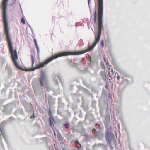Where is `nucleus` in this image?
Masks as SVG:
<instances>
[{
  "mask_svg": "<svg viewBox=\"0 0 150 150\" xmlns=\"http://www.w3.org/2000/svg\"><path fill=\"white\" fill-rule=\"evenodd\" d=\"M98 5V32L97 35L95 36V40L92 45L87 49L83 51L76 52V55L83 54L86 52L91 51L99 41L101 33L102 25V16L103 14V0H97Z\"/></svg>",
  "mask_w": 150,
  "mask_h": 150,
  "instance_id": "nucleus-1",
  "label": "nucleus"
},
{
  "mask_svg": "<svg viewBox=\"0 0 150 150\" xmlns=\"http://www.w3.org/2000/svg\"><path fill=\"white\" fill-rule=\"evenodd\" d=\"M48 114L50 115L49 121L51 127L54 129V124L55 123V120L52 115V112L50 109L49 110Z\"/></svg>",
  "mask_w": 150,
  "mask_h": 150,
  "instance_id": "nucleus-2",
  "label": "nucleus"
},
{
  "mask_svg": "<svg viewBox=\"0 0 150 150\" xmlns=\"http://www.w3.org/2000/svg\"><path fill=\"white\" fill-rule=\"evenodd\" d=\"M122 79H123L122 81L120 83V85L125 87L127 86L129 84V82L127 79H124V77H122Z\"/></svg>",
  "mask_w": 150,
  "mask_h": 150,
  "instance_id": "nucleus-3",
  "label": "nucleus"
},
{
  "mask_svg": "<svg viewBox=\"0 0 150 150\" xmlns=\"http://www.w3.org/2000/svg\"><path fill=\"white\" fill-rule=\"evenodd\" d=\"M44 81H45V77L43 74H42L40 77V80L41 85L42 86L44 85Z\"/></svg>",
  "mask_w": 150,
  "mask_h": 150,
  "instance_id": "nucleus-4",
  "label": "nucleus"
},
{
  "mask_svg": "<svg viewBox=\"0 0 150 150\" xmlns=\"http://www.w3.org/2000/svg\"><path fill=\"white\" fill-rule=\"evenodd\" d=\"M108 75H109V77H112L113 75L114 74V72L113 71V69L112 68H109L108 69Z\"/></svg>",
  "mask_w": 150,
  "mask_h": 150,
  "instance_id": "nucleus-5",
  "label": "nucleus"
},
{
  "mask_svg": "<svg viewBox=\"0 0 150 150\" xmlns=\"http://www.w3.org/2000/svg\"><path fill=\"white\" fill-rule=\"evenodd\" d=\"M100 74L102 77L103 79L105 80L106 78V74L105 72L101 71L100 73Z\"/></svg>",
  "mask_w": 150,
  "mask_h": 150,
  "instance_id": "nucleus-6",
  "label": "nucleus"
},
{
  "mask_svg": "<svg viewBox=\"0 0 150 150\" xmlns=\"http://www.w3.org/2000/svg\"><path fill=\"white\" fill-rule=\"evenodd\" d=\"M63 126L66 129L69 128V124L67 122H64L63 123Z\"/></svg>",
  "mask_w": 150,
  "mask_h": 150,
  "instance_id": "nucleus-7",
  "label": "nucleus"
},
{
  "mask_svg": "<svg viewBox=\"0 0 150 150\" xmlns=\"http://www.w3.org/2000/svg\"><path fill=\"white\" fill-rule=\"evenodd\" d=\"M31 58L32 60V66L33 67V66L34 63V57L33 55H31Z\"/></svg>",
  "mask_w": 150,
  "mask_h": 150,
  "instance_id": "nucleus-8",
  "label": "nucleus"
},
{
  "mask_svg": "<svg viewBox=\"0 0 150 150\" xmlns=\"http://www.w3.org/2000/svg\"><path fill=\"white\" fill-rule=\"evenodd\" d=\"M96 21V12L95 11L94 13V22L95 23Z\"/></svg>",
  "mask_w": 150,
  "mask_h": 150,
  "instance_id": "nucleus-9",
  "label": "nucleus"
},
{
  "mask_svg": "<svg viewBox=\"0 0 150 150\" xmlns=\"http://www.w3.org/2000/svg\"><path fill=\"white\" fill-rule=\"evenodd\" d=\"M21 22L23 24H25V20L23 17L21 20Z\"/></svg>",
  "mask_w": 150,
  "mask_h": 150,
  "instance_id": "nucleus-10",
  "label": "nucleus"
},
{
  "mask_svg": "<svg viewBox=\"0 0 150 150\" xmlns=\"http://www.w3.org/2000/svg\"><path fill=\"white\" fill-rule=\"evenodd\" d=\"M57 138L58 140L59 141H61L62 139V137L61 135H58Z\"/></svg>",
  "mask_w": 150,
  "mask_h": 150,
  "instance_id": "nucleus-11",
  "label": "nucleus"
},
{
  "mask_svg": "<svg viewBox=\"0 0 150 150\" xmlns=\"http://www.w3.org/2000/svg\"><path fill=\"white\" fill-rule=\"evenodd\" d=\"M106 139L107 141L110 142V139L108 135L106 136Z\"/></svg>",
  "mask_w": 150,
  "mask_h": 150,
  "instance_id": "nucleus-12",
  "label": "nucleus"
},
{
  "mask_svg": "<svg viewBox=\"0 0 150 150\" xmlns=\"http://www.w3.org/2000/svg\"><path fill=\"white\" fill-rule=\"evenodd\" d=\"M100 44H101V46L102 47H104V41L103 40H101V42Z\"/></svg>",
  "mask_w": 150,
  "mask_h": 150,
  "instance_id": "nucleus-13",
  "label": "nucleus"
},
{
  "mask_svg": "<svg viewBox=\"0 0 150 150\" xmlns=\"http://www.w3.org/2000/svg\"><path fill=\"white\" fill-rule=\"evenodd\" d=\"M8 75H9V76H12V71L11 70H9L8 71Z\"/></svg>",
  "mask_w": 150,
  "mask_h": 150,
  "instance_id": "nucleus-14",
  "label": "nucleus"
},
{
  "mask_svg": "<svg viewBox=\"0 0 150 150\" xmlns=\"http://www.w3.org/2000/svg\"><path fill=\"white\" fill-rule=\"evenodd\" d=\"M34 43L35 44V45L36 47L38 46L37 42L36 40L35 39H34Z\"/></svg>",
  "mask_w": 150,
  "mask_h": 150,
  "instance_id": "nucleus-15",
  "label": "nucleus"
},
{
  "mask_svg": "<svg viewBox=\"0 0 150 150\" xmlns=\"http://www.w3.org/2000/svg\"><path fill=\"white\" fill-rule=\"evenodd\" d=\"M36 48L37 49L38 54L40 53V50L38 46H36Z\"/></svg>",
  "mask_w": 150,
  "mask_h": 150,
  "instance_id": "nucleus-16",
  "label": "nucleus"
},
{
  "mask_svg": "<svg viewBox=\"0 0 150 150\" xmlns=\"http://www.w3.org/2000/svg\"><path fill=\"white\" fill-rule=\"evenodd\" d=\"M75 142H76V147H77L78 148V146H77V144H79L80 145V146H81V145H80V144H79V143H78V142L76 140Z\"/></svg>",
  "mask_w": 150,
  "mask_h": 150,
  "instance_id": "nucleus-17",
  "label": "nucleus"
},
{
  "mask_svg": "<svg viewBox=\"0 0 150 150\" xmlns=\"http://www.w3.org/2000/svg\"><path fill=\"white\" fill-rule=\"evenodd\" d=\"M117 79L118 81H119L120 79V77L119 76H118V77L117 78Z\"/></svg>",
  "mask_w": 150,
  "mask_h": 150,
  "instance_id": "nucleus-18",
  "label": "nucleus"
},
{
  "mask_svg": "<svg viewBox=\"0 0 150 150\" xmlns=\"http://www.w3.org/2000/svg\"><path fill=\"white\" fill-rule=\"evenodd\" d=\"M35 117L34 116V114H33V115H32L31 116L30 118H34Z\"/></svg>",
  "mask_w": 150,
  "mask_h": 150,
  "instance_id": "nucleus-19",
  "label": "nucleus"
},
{
  "mask_svg": "<svg viewBox=\"0 0 150 150\" xmlns=\"http://www.w3.org/2000/svg\"><path fill=\"white\" fill-rule=\"evenodd\" d=\"M1 130V133L2 135L3 136V134H4V131H3V130Z\"/></svg>",
  "mask_w": 150,
  "mask_h": 150,
  "instance_id": "nucleus-20",
  "label": "nucleus"
},
{
  "mask_svg": "<svg viewBox=\"0 0 150 150\" xmlns=\"http://www.w3.org/2000/svg\"><path fill=\"white\" fill-rule=\"evenodd\" d=\"M29 107V106H26L25 107V109L27 110H28V107Z\"/></svg>",
  "mask_w": 150,
  "mask_h": 150,
  "instance_id": "nucleus-21",
  "label": "nucleus"
},
{
  "mask_svg": "<svg viewBox=\"0 0 150 150\" xmlns=\"http://www.w3.org/2000/svg\"><path fill=\"white\" fill-rule=\"evenodd\" d=\"M86 133H85L84 134H83V135H86Z\"/></svg>",
  "mask_w": 150,
  "mask_h": 150,
  "instance_id": "nucleus-22",
  "label": "nucleus"
},
{
  "mask_svg": "<svg viewBox=\"0 0 150 150\" xmlns=\"http://www.w3.org/2000/svg\"><path fill=\"white\" fill-rule=\"evenodd\" d=\"M105 87H106V88H108V87H107V86H106Z\"/></svg>",
  "mask_w": 150,
  "mask_h": 150,
  "instance_id": "nucleus-23",
  "label": "nucleus"
},
{
  "mask_svg": "<svg viewBox=\"0 0 150 150\" xmlns=\"http://www.w3.org/2000/svg\"><path fill=\"white\" fill-rule=\"evenodd\" d=\"M77 150H80L79 149H78Z\"/></svg>",
  "mask_w": 150,
  "mask_h": 150,
  "instance_id": "nucleus-24",
  "label": "nucleus"
},
{
  "mask_svg": "<svg viewBox=\"0 0 150 150\" xmlns=\"http://www.w3.org/2000/svg\"><path fill=\"white\" fill-rule=\"evenodd\" d=\"M0 136L1 137V134L0 133Z\"/></svg>",
  "mask_w": 150,
  "mask_h": 150,
  "instance_id": "nucleus-25",
  "label": "nucleus"
},
{
  "mask_svg": "<svg viewBox=\"0 0 150 150\" xmlns=\"http://www.w3.org/2000/svg\"><path fill=\"white\" fill-rule=\"evenodd\" d=\"M54 134L55 135H56V133H55V132H54Z\"/></svg>",
  "mask_w": 150,
  "mask_h": 150,
  "instance_id": "nucleus-26",
  "label": "nucleus"
},
{
  "mask_svg": "<svg viewBox=\"0 0 150 150\" xmlns=\"http://www.w3.org/2000/svg\"><path fill=\"white\" fill-rule=\"evenodd\" d=\"M90 0H88V2H89V1H90Z\"/></svg>",
  "mask_w": 150,
  "mask_h": 150,
  "instance_id": "nucleus-27",
  "label": "nucleus"
}]
</instances>
